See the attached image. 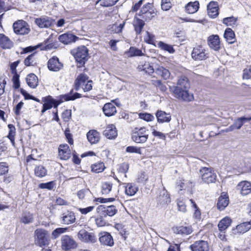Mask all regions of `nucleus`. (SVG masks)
<instances>
[{
    "mask_svg": "<svg viewBox=\"0 0 251 251\" xmlns=\"http://www.w3.org/2000/svg\"><path fill=\"white\" fill-rule=\"evenodd\" d=\"M174 97L178 100L185 102L193 100V94L189 93L190 84L189 79H177L176 85H169Z\"/></svg>",
    "mask_w": 251,
    "mask_h": 251,
    "instance_id": "1",
    "label": "nucleus"
},
{
    "mask_svg": "<svg viewBox=\"0 0 251 251\" xmlns=\"http://www.w3.org/2000/svg\"><path fill=\"white\" fill-rule=\"evenodd\" d=\"M88 50L84 46H81L72 50L71 51L72 55L75 57L78 64V67L84 66L89 58Z\"/></svg>",
    "mask_w": 251,
    "mask_h": 251,
    "instance_id": "2",
    "label": "nucleus"
},
{
    "mask_svg": "<svg viewBox=\"0 0 251 251\" xmlns=\"http://www.w3.org/2000/svg\"><path fill=\"white\" fill-rule=\"evenodd\" d=\"M49 232L43 228H38L34 231L35 244L40 247H46L50 243Z\"/></svg>",
    "mask_w": 251,
    "mask_h": 251,
    "instance_id": "3",
    "label": "nucleus"
},
{
    "mask_svg": "<svg viewBox=\"0 0 251 251\" xmlns=\"http://www.w3.org/2000/svg\"><path fill=\"white\" fill-rule=\"evenodd\" d=\"M148 138L149 130L144 126L135 128L131 136L132 140L138 144L145 143Z\"/></svg>",
    "mask_w": 251,
    "mask_h": 251,
    "instance_id": "4",
    "label": "nucleus"
},
{
    "mask_svg": "<svg viewBox=\"0 0 251 251\" xmlns=\"http://www.w3.org/2000/svg\"><path fill=\"white\" fill-rule=\"evenodd\" d=\"M201 178L204 183H215L217 179V175L213 168L211 167H202L200 171Z\"/></svg>",
    "mask_w": 251,
    "mask_h": 251,
    "instance_id": "5",
    "label": "nucleus"
},
{
    "mask_svg": "<svg viewBox=\"0 0 251 251\" xmlns=\"http://www.w3.org/2000/svg\"><path fill=\"white\" fill-rule=\"evenodd\" d=\"M13 28L14 32L18 35H26L30 31L29 25L23 20H18L14 23Z\"/></svg>",
    "mask_w": 251,
    "mask_h": 251,
    "instance_id": "6",
    "label": "nucleus"
},
{
    "mask_svg": "<svg viewBox=\"0 0 251 251\" xmlns=\"http://www.w3.org/2000/svg\"><path fill=\"white\" fill-rule=\"evenodd\" d=\"M61 249L64 251H68L76 249L77 247V243L70 236L65 235L61 238Z\"/></svg>",
    "mask_w": 251,
    "mask_h": 251,
    "instance_id": "7",
    "label": "nucleus"
},
{
    "mask_svg": "<svg viewBox=\"0 0 251 251\" xmlns=\"http://www.w3.org/2000/svg\"><path fill=\"white\" fill-rule=\"evenodd\" d=\"M55 20L47 16H42L34 20L35 24L40 28H48L52 27L55 24Z\"/></svg>",
    "mask_w": 251,
    "mask_h": 251,
    "instance_id": "8",
    "label": "nucleus"
},
{
    "mask_svg": "<svg viewBox=\"0 0 251 251\" xmlns=\"http://www.w3.org/2000/svg\"><path fill=\"white\" fill-rule=\"evenodd\" d=\"M77 238L81 242L86 243H95L97 241L95 234L93 232H89L85 229H81L78 231Z\"/></svg>",
    "mask_w": 251,
    "mask_h": 251,
    "instance_id": "9",
    "label": "nucleus"
},
{
    "mask_svg": "<svg viewBox=\"0 0 251 251\" xmlns=\"http://www.w3.org/2000/svg\"><path fill=\"white\" fill-rule=\"evenodd\" d=\"M93 81L91 79H76L75 82V89L79 91L81 89L84 92H88L92 89Z\"/></svg>",
    "mask_w": 251,
    "mask_h": 251,
    "instance_id": "10",
    "label": "nucleus"
},
{
    "mask_svg": "<svg viewBox=\"0 0 251 251\" xmlns=\"http://www.w3.org/2000/svg\"><path fill=\"white\" fill-rule=\"evenodd\" d=\"M97 213H100L102 216L112 217L115 215L118 212L115 206L111 205L105 207L103 205L98 206L96 209Z\"/></svg>",
    "mask_w": 251,
    "mask_h": 251,
    "instance_id": "11",
    "label": "nucleus"
},
{
    "mask_svg": "<svg viewBox=\"0 0 251 251\" xmlns=\"http://www.w3.org/2000/svg\"><path fill=\"white\" fill-rule=\"evenodd\" d=\"M191 56L195 60H203L208 58V54L205 50L201 46L194 48Z\"/></svg>",
    "mask_w": 251,
    "mask_h": 251,
    "instance_id": "12",
    "label": "nucleus"
},
{
    "mask_svg": "<svg viewBox=\"0 0 251 251\" xmlns=\"http://www.w3.org/2000/svg\"><path fill=\"white\" fill-rule=\"evenodd\" d=\"M99 240L102 246L111 247L114 245L113 238L110 233L108 232L103 231L99 233Z\"/></svg>",
    "mask_w": 251,
    "mask_h": 251,
    "instance_id": "13",
    "label": "nucleus"
},
{
    "mask_svg": "<svg viewBox=\"0 0 251 251\" xmlns=\"http://www.w3.org/2000/svg\"><path fill=\"white\" fill-rule=\"evenodd\" d=\"M192 251H209V245L206 241L199 240L190 246Z\"/></svg>",
    "mask_w": 251,
    "mask_h": 251,
    "instance_id": "14",
    "label": "nucleus"
},
{
    "mask_svg": "<svg viewBox=\"0 0 251 251\" xmlns=\"http://www.w3.org/2000/svg\"><path fill=\"white\" fill-rule=\"evenodd\" d=\"M48 67L50 71L57 72L63 67V64L57 57L53 56L48 61Z\"/></svg>",
    "mask_w": 251,
    "mask_h": 251,
    "instance_id": "15",
    "label": "nucleus"
},
{
    "mask_svg": "<svg viewBox=\"0 0 251 251\" xmlns=\"http://www.w3.org/2000/svg\"><path fill=\"white\" fill-rule=\"evenodd\" d=\"M58 155L62 160H67L71 156V151L67 144H61L58 148Z\"/></svg>",
    "mask_w": 251,
    "mask_h": 251,
    "instance_id": "16",
    "label": "nucleus"
},
{
    "mask_svg": "<svg viewBox=\"0 0 251 251\" xmlns=\"http://www.w3.org/2000/svg\"><path fill=\"white\" fill-rule=\"evenodd\" d=\"M208 45L210 48L218 51L220 49V38L218 35H212L207 39Z\"/></svg>",
    "mask_w": 251,
    "mask_h": 251,
    "instance_id": "17",
    "label": "nucleus"
},
{
    "mask_svg": "<svg viewBox=\"0 0 251 251\" xmlns=\"http://www.w3.org/2000/svg\"><path fill=\"white\" fill-rule=\"evenodd\" d=\"M207 12L209 17L215 18L219 15L218 3L216 1H211L207 5Z\"/></svg>",
    "mask_w": 251,
    "mask_h": 251,
    "instance_id": "18",
    "label": "nucleus"
},
{
    "mask_svg": "<svg viewBox=\"0 0 251 251\" xmlns=\"http://www.w3.org/2000/svg\"><path fill=\"white\" fill-rule=\"evenodd\" d=\"M237 189L240 191L242 195L246 196L251 192V183L248 181L240 182L237 185Z\"/></svg>",
    "mask_w": 251,
    "mask_h": 251,
    "instance_id": "19",
    "label": "nucleus"
},
{
    "mask_svg": "<svg viewBox=\"0 0 251 251\" xmlns=\"http://www.w3.org/2000/svg\"><path fill=\"white\" fill-rule=\"evenodd\" d=\"M158 123H169L171 120V115L169 113L164 111L158 110L155 114Z\"/></svg>",
    "mask_w": 251,
    "mask_h": 251,
    "instance_id": "20",
    "label": "nucleus"
},
{
    "mask_svg": "<svg viewBox=\"0 0 251 251\" xmlns=\"http://www.w3.org/2000/svg\"><path fill=\"white\" fill-rule=\"evenodd\" d=\"M78 37L71 33H64L59 36L58 39L60 42L64 44H68L75 42L78 40Z\"/></svg>",
    "mask_w": 251,
    "mask_h": 251,
    "instance_id": "21",
    "label": "nucleus"
},
{
    "mask_svg": "<svg viewBox=\"0 0 251 251\" xmlns=\"http://www.w3.org/2000/svg\"><path fill=\"white\" fill-rule=\"evenodd\" d=\"M75 213L70 211H67L62 214V222L65 225L73 224L75 221Z\"/></svg>",
    "mask_w": 251,
    "mask_h": 251,
    "instance_id": "22",
    "label": "nucleus"
},
{
    "mask_svg": "<svg viewBox=\"0 0 251 251\" xmlns=\"http://www.w3.org/2000/svg\"><path fill=\"white\" fill-rule=\"evenodd\" d=\"M13 46V43L8 37L0 33V47L3 49H10Z\"/></svg>",
    "mask_w": 251,
    "mask_h": 251,
    "instance_id": "23",
    "label": "nucleus"
},
{
    "mask_svg": "<svg viewBox=\"0 0 251 251\" xmlns=\"http://www.w3.org/2000/svg\"><path fill=\"white\" fill-rule=\"evenodd\" d=\"M228 203L229 199L226 193H222L218 199V208L220 210H223L228 205Z\"/></svg>",
    "mask_w": 251,
    "mask_h": 251,
    "instance_id": "24",
    "label": "nucleus"
},
{
    "mask_svg": "<svg viewBox=\"0 0 251 251\" xmlns=\"http://www.w3.org/2000/svg\"><path fill=\"white\" fill-rule=\"evenodd\" d=\"M87 138L91 144H97L100 139V134L96 130H90L87 133Z\"/></svg>",
    "mask_w": 251,
    "mask_h": 251,
    "instance_id": "25",
    "label": "nucleus"
},
{
    "mask_svg": "<svg viewBox=\"0 0 251 251\" xmlns=\"http://www.w3.org/2000/svg\"><path fill=\"white\" fill-rule=\"evenodd\" d=\"M104 114L105 116L110 117L115 114L117 112L116 107L112 103L105 104L102 108Z\"/></svg>",
    "mask_w": 251,
    "mask_h": 251,
    "instance_id": "26",
    "label": "nucleus"
},
{
    "mask_svg": "<svg viewBox=\"0 0 251 251\" xmlns=\"http://www.w3.org/2000/svg\"><path fill=\"white\" fill-rule=\"evenodd\" d=\"M173 231L176 234L189 235L192 232L193 230L191 226H180L174 228Z\"/></svg>",
    "mask_w": 251,
    "mask_h": 251,
    "instance_id": "27",
    "label": "nucleus"
},
{
    "mask_svg": "<svg viewBox=\"0 0 251 251\" xmlns=\"http://www.w3.org/2000/svg\"><path fill=\"white\" fill-rule=\"evenodd\" d=\"M138 69L141 71H144L148 74H152L154 72L153 66L149 62H140L138 65Z\"/></svg>",
    "mask_w": 251,
    "mask_h": 251,
    "instance_id": "28",
    "label": "nucleus"
},
{
    "mask_svg": "<svg viewBox=\"0 0 251 251\" xmlns=\"http://www.w3.org/2000/svg\"><path fill=\"white\" fill-rule=\"evenodd\" d=\"M199 8V2L198 1L190 2L185 7V12L188 14H194L198 11Z\"/></svg>",
    "mask_w": 251,
    "mask_h": 251,
    "instance_id": "29",
    "label": "nucleus"
},
{
    "mask_svg": "<svg viewBox=\"0 0 251 251\" xmlns=\"http://www.w3.org/2000/svg\"><path fill=\"white\" fill-rule=\"evenodd\" d=\"M104 134L108 139H112L115 138L117 136L115 126L113 125L108 126L105 130Z\"/></svg>",
    "mask_w": 251,
    "mask_h": 251,
    "instance_id": "30",
    "label": "nucleus"
},
{
    "mask_svg": "<svg viewBox=\"0 0 251 251\" xmlns=\"http://www.w3.org/2000/svg\"><path fill=\"white\" fill-rule=\"evenodd\" d=\"M133 25L136 33L139 34L142 31V29L145 25V23L142 20L135 17L133 22Z\"/></svg>",
    "mask_w": 251,
    "mask_h": 251,
    "instance_id": "31",
    "label": "nucleus"
},
{
    "mask_svg": "<svg viewBox=\"0 0 251 251\" xmlns=\"http://www.w3.org/2000/svg\"><path fill=\"white\" fill-rule=\"evenodd\" d=\"M224 37L229 44H232L236 41L234 32L230 28H227L225 30Z\"/></svg>",
    "mask_w": 251,
    "mask_h": 251,
    "instance_id": "32",
    "label": "nucleus"
},
{
    "mask_svg": "<svg viewBox=\"0 0 251 251\" xmlns=\"http://www.w3.org/2000/svg\"><path fill=\"white\" fill-rule=\"evenodd\" d=\"M34 221L33 215L29 212H24L20 218V222L24 224H29Z\"/></svg>",
    "mask_w": 251,
    "mask_h": 251,
    "instance_id": "33",
    "label": "nucleus"
},
{
    "mask_svg": "<svg viewBox=\"0 0 251 251\" xmlns=\"http://www.w3.org/2000/svg\"><path fill=\"white\" fill-rule=\"evenodd\" d=\"M251 228V222H244L236 226V230L238 233H244Z\"/></svg>",
    "mask_w": 251,
    "mask_h": 251,
    "instance_id": "34",
    "label": "nucleus"
},
{
    "mask_svg": "<svg viewBox=\"0 0 251 251\" xmlns=\"http://www.w3.org/2000/svg\"><path fill=\"white\" fill-rule=\"evenodd\" d=\"M158 47L161 50L167 51L169 53H174L175 52V50L173 46L164 43L162 41H159L157 44Z\"/></svg>",
    "mask_w": 251,
    "mask_h": 251,
    "instance_id": "35",
    "label": "nucleus"
},
{
    "mask_svg": "<svg viewBox=\"0 0 251 251\" xmlns=\"http://www.w3.org/2000/svg\"><path fill=\"white\" fill-rule=\"evenodd\" d=\"M190 201L191 203V207L194 210V218L197 220L200 221L201 218V211L200 209L198 207L196 202L192 199H190Z\"/></svg>",
    "mask_w": 251,
    "mask_h": 251,
    "instance_id": "36",
    "label": "nucleus"
},
{
    "mask_svg": "<svg viewBox=\"0 0 251 251\" xmlns=\"http://www.w3.org/2000/svg\"><path fill=\"white\" fill-rule=\"evenodd\" d=\"M144 42L148 44L152 45L154 46L155 45V35L148 31L145 33V35L144 36Z\"/></svg>",
    "mask_w": 251,
    "mask_h": 251,
    "instance_id": "37",
    "label": "nucleus"
},
{
    "mask_svg": "<svg viewBox=\"0 0 251 251\" xmlns=\"http://www.w3.org/2000/svg\"><path fill=\"white\" fill-rule=\"evenodd\" d=\"M126 53L128 57L141 56L144 55L141 50L133 47H130Z\"/></svg>",
    "mask_w": 251,
    "mask_h": 251,
    "instance_id": "38",
    "label": "nucleus"
},
{
    "mask_svg": "<svg viewBox=\"0 0 251 251\" xmlns=\"http://www.w3.org/2000/svg\"><path fill=\"white\" fill-rule=\"evenodd\" d=\"M231 220L228 217L223 218L219 223L218 227L221 231L225 230L230 225Z\"/></svg>",
    "mask_w": 251,
    "mask_h": 251,
    "instance_id": "39",
    "label": "nucleus"
},
{
    "mask_svg": "<svg viewBox=\"0 0 251 251\" xmlns=\"http://www.w3.org/2000/svg\"><path fill=\"white\" fill-rule=\"evenodd\" d=\"M35 175L38 177L42 178L47 174V170L42 165L36 166L34 169Z\"/></svg>",
    "mask_w": 251,
    "mask_h": 251,
    "instance_id": "40",
    "label": "nucleus"
},
{
    "mask_svg": "<svg viewBox=\"0 0 251 251\" xmlns=\"http://www.w3.org/2000/svg\"><path fill=\"white\" fill-rule=\"evenodd\" d=\"M9 128V132L7 135V137L10 140L11 143L13 146H15V136L16 134V128L12 124H9L8 125Z\"/></svg>",
    "mask_w": 251,
    "mask_h": 251,
    "instance_id": "41",
    "label": "nucleus"
},
{
    "mask_svg": "<svg viewBox=\"0 0 251 251\" xmlns=\"http://www.w3.org/2000/svg\"><path fill=\"white\" fill-rule=\"evenodd\" d=\"M138 191V188L135 184L132 183H127L126 186L125 192L128 196L134 195Z\"/></svg>",
    "mask_w": 251,
    "mask_h": 251,
    "instance_id": "42",
    "label": "nucleus"
},
{
    "mask_svg": "<svg viewBox=\"0 0 251 251\" xmlns=\"http://www.w3.org/2000/svg\"><path fill=\"white\" fill-rule=\"evenodd\" d=\"M155 74L159 76H161L163 78H167L169 77L170 73L168 70L164 68L163 67H159L155 69Z\"/></svg>",
    "mask_w": 251,
    "mask_h": 251,
    "instance_id": "43",
    "label": "nucleus"
},
{
    "mask_svg": "<svg viewBox=\"0 0 251 251\" xmlns=\"http://www.w3.org/2000/svg\"><path fill=\"white\" fill-rule=\"evenodd\" d=\"M73 90H72L70 93L62 96V99L66 101H68L73 100L76 99L81 97V95L80 94L78 93L73 94Z\"/></svg>",
    "mask_w": 251,
    "mask_h": 251,
    "instance_id": "44",
    "label": "nucleus"
},
{
    "mask_svg": "<svg viewBox=\"0 0 251 251\" xmlns=\"http://www.w3.org/2000/svg\"><path fill=\"white\" fill-rule=\"evenodd\" d=\"M125 24V21H124L122 23L119 25H118L117 23H115L112 25H110L109 29L111 31L114 32V33H119L122 31Z\"/></svg>",
    "mask_w": 251,
    "mask_h": 251,
    "instance_id": "45",
    "label": "nucleus"
},
{
    "mask_svg": "<svg viewBox=\"0 0 251 251\" xmlns=\"http://www.w3.org/2000/svg\"><path fill=\"white\" fill-rule=\"evenodd\" d=\"M113 184L110 182H104L101 184V193L107 195L109 193L112 188Z\"/></svg>",
    "mask_w": 251,
    "mask_h": 251,
    "instance_id": "46",
    "label": "nucleus"
},
{
    "mask_svg": "<svg viewBox=\"0 0 251 251\" xmlns=\"http://www.w3.org/2000/svg\"><path fill=\"white\" fill-rule=\"evenodd\" d=\"M36 53H33L28 55L24 60V64L26 66H34L36 64Z\"/></svg>",
    "mask_w": 251,
    "mask_h": 251,
    "instance_id": "47",
    "label": "nucleus"
},
{
    "mask_svg": "<svg viewBox=\"0 0 251 251\" xmlns=\"http://www.w3.org/2000/svg\"><path fill=\"white\" fill-rule=\"evenodd\" d=\"M42 100L44 102L43 106L49 107L50 109L53 107V103L54 102V99L50 96H48L42 98Z\"/></svg>",
    "mask_w": 251,
    "mask_h": 251,
    "instance_id": "48",
    "label": "nucleus"
},
{
    "mask_svg": "<svg viewBox=\"0 0 251 251\" xmlns=\"http://www.w3.org/2000/svg\"><path fill=\"white\" fill-rule=\"evenodd\" d=\"M105 168L104 163L101 162L96 163L91 166L92 171L96 173L102 172Z\"/></svg>",
    "mask_w": 251,
    "mask_h": 251,
    "instance_id": "49",
    "label": "nucleus"
},
{
    "mask_svg": "<svg viewBox=\"0 0 251 251\" xmlns=\"http://www.w3.org/2000/svg\"><path fill=\"white\" fill-rule=\"evenodd\" d=\"M159 201L163 204H168L171 202V200L167 192L163 191L159 198Z\"/></svg>",
    "mask_w": 251,
    "mask_h": 251,
    "instance_id": "50",
    "label": "nucleus"
},
{
    "mask_svg": "<svg viewBox=\"0 0 251 251\" xmlns=\"http://www.w3.org/2000/svg\"><path fill=\"white\" fill-rule=\"evenodd\" d=\"M68 228L59 227L54 229L51 233V237L52 239H55L57 238L61 234L67 232Z\"/></svg>",
    "mask_w": 251,
    "mask_h": 251,
    "instance_id": "51",
    "label": "nucleus"
},
{
    "mask_svg": "<svg viewBox=\"0 0 251 251\" xmlns=\"http://www.w3.org/2000/svg\"><path fill=\"white\" fill-rule=\"evenodd\" d=\"M237 19L234 17L225 18L223 19V23L227 26H234L236 25Z\"/></svg>",
    "mask_w": 251,
    "mask_h": 251,
    "instance_id": "52",
    "label": "nucleus"
},
{
    "mask_svg": "<svg viewBox=\"0 0 251 251\" xmlns=\"http://www.w3.org/2000/svg\"><path fill=\"white\" fill-rule=\"evenodd\" d=\"M98 214L99 216L95 219V223L96 225L99 227H101L105 226L106 222L104 219L105 217L102 216L100 213Z\"/></svg>",
    "mask_w": 251,
    "mask_h": 251,
    "instance_id": "53",
    "label": "nucleus"
},
{
    "mask_svg": "<svg viewBox=\"0 0 251 251\" xmlns=\"http://www.w3.org/2000/svg\"><path fill=\"white\" fill-rule=\"evenodd\" d=\"M19 63V61H15L12 63L10 65V69L11 71V73L13 75L12 78H19L20 75L17 73L16 68Z\"/></svg>",
    "mask_w": 251,
    "mask_h": 251,
    "instance_id": "54",
    "label": "nucleus"
},
{
    "mask_svg": "<svg viewBox=\"0 0 251 251\" xmlns=\"http://www.w3.org/2000/svg\"><path fill=\"white\" fill-rule=\"evenodd\" d=\"M152 5L151 3H148L145 4L141 9L139 15L142 16L149 12L151 10H153L152 8Z\"/></svg>",
    "mask_w": 251,
    "mask_h": 251,
    "instance_id": "55",
    "label": "nucleus"
},
{
    "mask_svg": "<svg viewBox=\"0 0 251 251\" xmlns=\"http://www.w3.org/2000/svg\"><path fill=\"white\" fill-rule=\"evenodd\" d=\"M119 0H100V5L104 7H109L115 5Z\"/></svg>",
    "mask_w": 251,
    "mask_h": 251,
    "instance_id": "56",
    "label": "nucleus"
},
{
    "mask_svg": "<svg viewBox=\"0 0 251 251\" xmlns=\"http://www.w3.org/2000/svg\"><path fill=\"white\" fill-rule=\"evenodd\" d=\"M172 4L171 0H162L161 9L163 11H168L171 8Z\"/></svg>",
    "mask_w": 251,
    "mask_h": 251,
    "instance_id": "57",
    "label": "nucleus"
},
{
    "mask_svg": "<svg viewBox=\"0 0 251 251\" xmlns=\"http://www.w3.org/2000/svg\"><path fill=\"white\" fill-rule=\"evenodd\" d=\"M139 117L141 119L147 122L152 121L154 119V116L150 113H140Z\"/></svg>",
    "mask_w": 251,
    "mask_h": 251,
    "instance_id": "58",
    "label": "nucleus"
},
{
    "mask_svg": "<svg viewBox=\"0 0 251 251\" xmlns=\"http://www.w3.org/2000/svg\"><path fill=\"white\" fill-rule=\"evenodd\" d=\"M20 91L21 93L24 96L25 100H32L38 102H40V100L30 95L23 89H21Z\"/></svg>",
    "mask_w": 251,
    "mask_h": 251,
    "instance_id": "59",
    "label": "nucleus"
},
{
    "mask_svg": "<svg viewBox=\"0 0 251 251\" xmlns=\"http://www.w3.org/2000/svg\"><path fill=\"white\" fill-rule=\"evenodd\" d=\"M54 186L53 181H50L47 183H42L39 184V187L41 189H47L51 190Z\"/></svg>",
    "mask_w": 251,
    "mask_h": 251,
    "instance_id": "60",
    "label": "nucleus"
},
{
    "mask_svg": "<svg viewBox=\"0 0 251 251\" xmlns=\"http://www.w3.org/2000/svg\"><path fill=\"white\" fill-rule=\"evenodd\" d=\"M8 171V165L6 162L0 163V176L6 174Z\"/></svg>",
    "mask_w": 251,
    "mask_h": 251,
    "instance_id": "61",
    "label": "nucleus"
},
{
    "mask_svg": "<svg viewBox=\"0 0 251 251\" xmlns=\"http://www.w3.org/2000/svg\"><path fill=\"white\" fill-rule=\"evenodd\" d=\"M178 210L182 212H185L187 210L186 206L182 199H179L177 201Z\"/></svg>",
    "mask_w": 251,
    "mask_h": 251,
    "instance_id": "62",
    "label": "nucleus"
},
{
    "mask_svg": "<svg viewBox=\"0 0 251 251\" xmlns=\"http://www.w3.org/2000/svg\"><path fill=\"white\" fill-rule=\"evenodd\" d=\"M126 151L129 153H136L141 154V151L140 148L134 146H128L126 148Z\"/></svg>",
    "mask_w": 251,
    "mask_h": 251,
    "instance_id": "63",
    "label": "nucleus"
},
{
    "mask_svg": "<svg viewBox=\"0 0 251 251\" xmlns=\"http://www.w3.org/2000/svg\"><path fill=\"white\" fill-rule=\"evenodd\" d=\"M89 192L88 189H83L77 192V195L79 199L83 200Z\"/></svg>",
    "mask_w": 251,
    "mask_h": 251,
    "instance_id": "64",
    "label": "nucleus"
}]
</instances>
